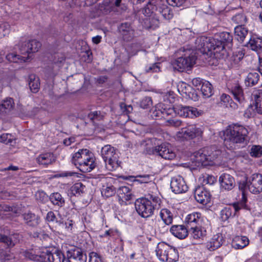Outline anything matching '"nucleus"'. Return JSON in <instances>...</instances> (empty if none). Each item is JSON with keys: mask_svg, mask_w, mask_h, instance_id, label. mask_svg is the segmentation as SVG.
I'll list each match as a JSON object with an SVG mask.
<instances>
[{"mask_svg": "<svg viewBox=\"0 0 262 262\" xmlns=\"http://www.w3.org/2000/svg\"><path fill=\"white\" fill-rule=\"evenodd\" d=\"M140 145L144 149V152L148 155H158L163 159L172 160L176 157V154L167 143H161L156 138H148L142 140Z\"/></svg>", "mask_w": 262, "mask_h": 262, "instance_id": "nucleus-1", "label": "nucleus"}, {"mask_svg": "<svg viewBox=\"0 0 262 262\" xmlns=\"http://www.w3.org/2000/svg\"><path fill=\"white\" fill-rule=\"evenodd\" d=\"M161 203V199L158 195L148 194L144 198L137 199L135 206L139 215L147 218L153 215L155 210L159 209Z\"/></svg>", "mask_w": 262, "mask_h": 262, "instance_id": "nucleus-2", "label": "nucleus"}, {"mask_svg": "<svg viewBox=\"0 0 262 262\" xmlns=\"http://www.w3.org/2000/svg\"><path fill=\"white\" fill-rule=\"evenodd\" d=\"M178 53L181 57L174 60L171 63L174 70L183 72L191 68L195 63V52L193 50L183 47L180 48Z\"/></svg>", "mask_w": 262, "mask_h": 262, "instance_id": "nucleus-3", "label": "nucleus"}, {"mask_svg": "<svg viewBox=\"0 0 262 262\" xmlns=\"http://www.w3.org/2000/svg\"><path fill=\"white\" fill-rule=\"evenodd\" d=\"M244 130L245 127L238 124L229 125L224 133L225 145L228 148H231L235 144L244 142L245 139Z\"/></svg>", "mask_w": 262, "mask_h": 262, "instance_id": "nucleus-4", "label": "nucleus"}, {"mask_svg": "<svg viewBox=\"0 0 262 262\" xmlns=\"http://www.w3.org/2000/svg\"><path fill=\"white\" fill-rule=\"evenodd\" d=\"M238 190L241 192L242 200L233 204V206H228L221 211V218L223 221L233 217L239 210L246 208V180L238 182Z\"/></svg>", "mask_w": 262, "mask_h": 262, "instance_id": "nucleus-5", "label": "nucleus"}, {"mask_svg": "<svg viewBox=\"0 0 262 262\" xmlns=\"http://www.w3.org/2000/svg\"><path fill=\"white\" fill-rule=\"evenodd\" d=\"M155 4L151 3H148L146 6L142 9V13L144 15H150L155 14L159 18L161 16L165 19L169 20L173 16V14L170 8L162 3L161 0H157Z\"/></svg>", "mask_w": 262, "mask_h": 262, "instance_id": "nucleus-6", "label": "nucleus"}, {"mask_svg": "<svg viewBox=\"0 0 262 262\" xmlns=\"http://www.w3.org/2000/svg\"><path fill=\"white\" fill-rule=\"evenodd\" d=\"M256 112L262 114V90L253 89L251 92L247 116L252 117Z\"/></svg>", "mask_w": 262, "mask_h": 262, "instance_id": "nucleus-7", "label": "nucleus"}, {"mask_svg": "<svg viewBox=\"0 0 262 262\" xmlns=\"http://www.w3.org/2000/svg\"><path fill=\"white\" fill-rule=\"evenodd\" d=\"M101 152L108 170L111 171L119 166L118 156L114 147L106 145L101 148Z\"/></svg>", "mask_w": 262, "mask_h": 262, "instance_id": "nucleus-8", "label": "nucleus"}, {"mask_svg": "<svg viewBox=\"0 0 262 262\" xmlns=\"http://www.w3.org/2000/svg\"><path fill=\"white\" fill-rule=\"evenodd\" d=\"M215 41V52L220 53L224 50L225 46L230 48L232 45L233 37L227 32H223L216 34L214 36Z\"/></svg>", "mask_w": 262, "mask_h": 262, "instance_id": "nucleus-9", "label": "nucleus"}, {"mask_svg": "<svg viewBox=\"0 0 262 262\" xmlns=\"http://www.w3.org/2000/svg\"><path fill=\"white\" fill-rule=\"evenodd\" d=\"M195 43L196 48L202 53L213 51L214 53H216L215 41H214V37L200 36L196 38Z\"/></svg>", "mask_w": 262, "mask_h": 262, "instance_id": "nucleus-10", "label": "nucleus"}, {"mask_svg": "<svg viewBox=\"0 0 262 262\" xmlns=\"http://www.w3.org/2000/svg\"><path fill=\"white\" fill-rule=\"evenodd\" d=\"M202 131L194 125H188L183 127L177 133V137L185 140L193 139L196 137L201 136Z\"/></svg>", "mask_w": 262, "mask_h": 262, "instance_id": "nucleus-11", "label": "nucleus"}, {"mask_svg": "<svg viewBox=\"0 0 262 262\" xmlns=\"http://www.w3.org/2000/svg\"><path fill=\"white\" fill-rule=\"evenodd\" d=\"M247 187L253 193H259L262 191V176L258 173L252 174L247 181Z\"/></svg>", "mask_w": 262, "mask_h": 262, "instance_id": "nucleus-12", "label": "nucleus"}, {"mask_svg": "<svg viewBox=\"0 0 262 262\" xmlns=\"http://www.w3.org/2000/svg\"><path fill=\"white\" fill-rule=\"evenodd\" d=\"M174 112L180 116L193 118L199 116L202 114L201 111H199L196 108L187 106L178 105L174 107Z\"/></svg>", "mask_w": 262, "mask_h": 262, "instance_id": "nucleus-13", "label": "nucleus"}, {"mask_svg": "<svg viewBox=\"0 0 262 262\" xmlns=\"http://www.w3.org/2000/svg\"><path fill=\"white\" fill-rule=\"evenodd\" d=\"M170 188L175 193H181L186 192L188 190L184 179L180 176L174 177L171 179Z\"/></svg>", "mask_w": 262, "mask_h": 262, "instance_id": "nucleus-14", "label": "nucleus"}, {"mask_svg": "<svg viewBox=\"0 0 262 262\" xmlns=\"http://www.w3.org/2000/svg\"><path fill=\"white\" fill-rule=\"evenodd\" d=\"M68 260L66 262H86V255L82 249L73 248L67 252Z\"/></svg>", "mask_w": 262, "mask_h": 262, "instance_id": "nucleus-15", "label": "nucleus"}, {"mask_svg": "<svg viewBox=\"0 0 262 262\" xmlns=\"http://www.w3.org/2000/svg\"><path fill=\"white\" fill-rule=\"evenodd\" d=\"M41 261L43 262H64L65 257L63 254L59 250L52 252L47 251L40 255Z\"/></svg>", "mask_w": 262, "mask_h": 262, "instance_id": "nucleus-16", "label": "nucleus"}, {"mask_svg": "<svg viewBox=\"0 0 262 262\" xmlns=\"http://www.w3.org/2000/svg\"><path fill=\"white\" fill-rule=\"evenodd\" d=\"M118 30L125 41H130L135 37V30L130 23H122L118 27Z\"/></svg>", "mask_w": 262, "mask_h": 262, "instance_id": "nucleus-17", "label": "nucleus"}, {"mask_svg": "<svg viewBox=\"0 0 262 262\" xmlns=\"http://www.w3.org/2000/svg\"><path fill=\"white\" fill-rule=\"evenodd\" d=\"M207 157V150L205 148H202L194 152L193 162L198 167L206 166L209 164L210 162Z\"/></svg>", "mask_w": 262, "mask_h": 262, "instance_id": "nucleus-18", "label": "nucleus"}, {"mask_svg": "<svg viewBox=\"0 0 262 262\" xmlns=\"http://www.w3.org/2000/svg\"><path fill=\"white\" fill-rule=\"evenodd\" d=\"M94 157L92 153L87 149H81L77 152L75 153L72 157V163L77 166L80 163H82L83 161L89 162V160L91 157Z\"/></svg>", "mask_w": 262, "mask_h": 262, "instance_id": "nucleus-19", "label": "nucleus"}, {"mask_svg": "<svg viewBox=\"0 0 262 262\" xmlns=\"http://www.w3.org/2000/svg\"><path fill=\"white\" fill-rule=\"evenodd\" d=\"M194 195L196 201L201 204H207L210 202V193L203 187H197L194 190Z\"/></svg>", "mask_w": 262, "mask_h": 262, "instance_id": "nucleus-20", "label": "nucleus"}, {"mask_svg": "<svg viewBox=\"0 0 262 262\" xmlns=\"http://www.w3.org/2000/svg\"><path fill=\"white\" fill-rule=\"evenodd\" d=\"M21 238L22 235L18 233H12L9 236L0 234V241L5 243L9 248L13 247Z\"/></svg>", "mask_w": 262, "mask_h": 262, "instance_id": "nucleus-21", "label": "nucleus"}, {"mask_svg": "<svg viewBox=\"0 0 262 262\" xmlns=\"http://www.w3.org/2000/svg\"><path fill=\"white\" fill-rule=\"evenodd\" d=\"M117 195L120 204L122 205H126V202L132 200L134 196L131 190L127 186L120 187L117 190Z\"/></svg>", "mask_w": 262, "mask_h": 262, "instance_id": "nucleus-22", "label": "nucleus"}, {"mask_svg": "<svg viewBox=\"0 0 262 262\" xmlns=\"http://www.w3.org/2000/svg\"><path fill=\"white\" fill-rule=\"evenodd\" d=\"M219 182L221 187L226 190H230L235 186L234 178L228 173L222 174L220 177Z\"/></svg>", "mask_w": 262, "mask_h": 262, "instance_id": "nucleus-23", "label": "nucleus"}, {"mask_svg": "<svg viewBox=\"0 0 262 262\" xmlns=\"http://www.w3.org/2000/svg\"><path fill=\"white\" fill-rule=\"evenodd\" d=\"M188 229L183 225H172L170 228V233L179 239L185 238L188 234Z\"/></svg>", "mask_w": 262, "mask_h": 262, "instance_id": "nucleus-24", "label": "nucleus"}, {"mask_svg": "<svg viewBox=\"0 0 262 262\" xmlns=\"http://www.w3.org/2000/svg\"><path fill=\"white\" fill-rule=\"evenodd\" d=\"M185 223L186 224V227L188 229L196 228V226L201 225L202 223L201 213L193 212L188 214L186 217Z\"/></svg>", "mask_w": 262, "mask_h": 262, "instance_id": "nucleus-25", "label": "nucleus"}, {"mask_svg": "<svg viewBox=\"0 0 262 262\" xmlns=\"http://www.w3.org/2000/svg\"><path fill=\"white\" fill-rule=\"evenodd\" d=\"M224 238L221 233H217L214 235L209 242L207 243L206 247L207 249L213 251L219 248L223 244Z\"/></svg>", "mask_w": 262, "mask_h": 262, "instance_id": "nucleus-26", "label": "nucleus"}, {"mask_svg": "<svg viewBox=\"0 0 262 262\" xmlns=\"http://www.w3.org/2000/svg\"><path fill=\"white\" fill-rule=\"evenodd\" d=\"M170 247V245L164 242L159 243L158 244L156 252L160 260L166 262L168 259L167 253H168Z\"/></svg>", "mask_w": 262, "mask_h": 262, "instance_id": "nucleus-27", "label": "nucleus"}, {"mask_svg": "<svg viewBox=\"0 0 262 262\" xmlns=\"http://www.w3.org/2000/svg\"><path fill=\"white\" fill-rule=\"evenodd\" d=\"M22 217L25 224L29 226L35 227L39 224L40 217L31 211L24 213Z\"/></svg>", "mask_w": 262, "mask_h": 262, "instance_id": "nucleus-28", "label": "nucleus"}, {"mask_svg": "<svg viewBox=\"0 0 262 262\" xmlns=\"http://www.w3.org/2000/svg\"><path fill=\"white\" fill-rule=\"evenodd\" d=\"M147 17L144 20V27L147 29L155 30L159 27L160 24L159 18L155 15L151 14L150 15H144Z\"/></svg>", "mask_w": 262, "mask_h": 262, "instance_id": "nucleus-29", "label": "nucleus"}, {"mask_svg": "<svg viewBox=\"0 0 262 262\" xmlns=\"http://www.w3.org/2000/svg\"><path fill=\"white\" fill-rule=\"evenodd\" d=\"M13 213L18 216L20 213V209L17 206H10L7 205L0 204V217L4 218V215H9Z\"/></svg>", "mask_w": 262, "mask_h": 262, "instance_id": "nucleus-30", "label": "nucleus"}, {"mask_svg": "<svg viewBox=\"0 0 262 262\" xmlns=\"http://www.w3.org/2000/svg\"><path fill=\"white\" fill-rule=\"evenodd\" d=\"M18 47L21 56V59L23 60V62L28 61L31 57L30 54L32 53L28 46V41H23L21 40L18 45Z\"/></svg>", "mask_w": 262, "mask_h": 262, "instance_id": "nucleus-31", "label": "nucleus"}, {"mask_svg": "<svg viewBox=\"0 0 262 262\" xmlns=\"http://www.w3.org/2000/svg\"><path fill=\"white\" fill-rule=\"evenodd\" d=\"M55 159L53 155L50 152L40 154L36 158V161L39 165L47 166L52 164Z\"/></svg>", "mask_w": 262, "mask_h": 262, "instance_id": "nucleus-32", "label": "nucleus"}, {"mask_svg": "<svg viewBox=\"0 0 262 262\" xmlns=\"http://www.w3.org/2000/svg\"><path fill=\"white\" fill-rule=\"evenodd\" d=\"M95 166V159L93 157L89 160V162L83 161L82 163H80L76 167L82 172H88L94 169Z\"/></svg>", "mask_w": 262, "mask_h": 262, "instance_id": "nucleus-33", "label": "nucleus"}, {"mask_svg": "<svg viewBox=\"0 0 262 262\" xmlns=\"http://www.w3.org/2000/svg\"><path fill=\"white\" fill-rule=\"evenodd\" d=\"M247 47L257 52L262 48V39L254 35L250 38L248 44L247 43Z\"/></svg>", "mask_w": 262, "mask_h": 262, "instance_id": "nucleus-34", "label": "nucleus"}, {"mask_svg": "<svg viewBox=\"0 0 262 262\" xmlns=\"http://www.w3.org/2000/svg\"><path fill=\"white\" fill-rule=\"evenodd\" d=\"M46 220L48 222L51 223L57 229H58L59 226H63L61 216L59 215V217H56L53 211H50L48 212Z\"/></svg>", "mask_w": 262, "mask_h": 262, "instance_id": "nucleus-35", "label": "nucleus"}, {"mask_svg": "<svg viewBox=\"0 0 262 262\" xmlns=\"http://www.w3.org/2000/svg\"><path fill=\"white\" fill-rule=\"evenodd\" d=\"M28 84L30 90L34 93H37L40 86L39 79L34 75H30L29 77Z\"/></svg>", "mask_w": 262, "mask_h": 262, "instance_id": "nucleus-36", "label": "nucleus"}, {"mask_svg": "<svg viewBox=\"0 0 262 262\" xmlns=\"http://www.w3.org/2000/svg\"><path fill=\"white\" fill-rule=\"evenodd\" d=\"M50 200L54 205L59 207H63L65 204V200L61 194L58 192H54L51 194Z\"/></svg>", "mask_w": 262, "mask_h": 262, "instance_id": "nucleus-37", "label": "nucleus"}, {"mask_svg": "<svg viewBox=\"0 0 262 262\" xmlns=\"http://www.w3.org/2000/svg\"><path fill=\"white\" fill-rule=\"evenodd\" d=\"M160 216L163 224L166 225H169L172 223L173 214L168 209H162L160 211Z\"/></svg>", "mask_w": 262, "mask_h": 262, "instance_id": "nucleus-38", "label": "nucleus"}, {"mask_svg": "<svg viewBox=\"0 0 262 262\" xmlns=\"http://www.w3.org/2000/svg\"><path fill=\"white\" fill-rule=\"evenodd\" d=\"M205 150H207V157L210 162H211L216 159L221 154V151L217 149L214 146L204 147Z\"/></svg>", "mask_w": 262, "mask_h": 262, "instance_id": "nucleus-39", "label": "nucleus"}, {"mask_svg": "<svg viewBox=\"0 0 262 262\" xmlns=\"http://www.w3.org/2000/svg\"><path fill=\"white\" fill-rule=\"evenodd\" d=\"M14 106V100L12 98L8 97L3 100L0 104V112L6 113L10 111Z\"/></svg>", "mask_w": 262, "mask_h": 262, "instance_id": "nucleus-40", "label": "nucleus"}, {"mask_svg": "<svg viewBox=\"0 0 262 262\" xmlns=\"http://www.w3.org/2000/svg\"><path fill=\"white\" fill-rule=\"evenodd\" d=\"M236 39L238 42L242 43L246 38V28L244 25H239L234 29Z\"/></svg>", "mask_w": 262, "mask_h": 262, "instance_id": "nucleus-41", "label": "nucleus"}, {"mask_svg": "<svg viewBox=\"0 0 262 262\" xmlns=\"http://www.w3.org/2000/svg\"><path fill=\"white\" fill-rule=\"evenodd\" d=\"M232 93L235 99L242 104L244 103L245 97L243 89L239 85H236L232 90Z\"/></svg>", "mask_w": 262, "mask_h": 262, "instance_id": "nucleus-42", "label": "nucleus"}, {"mask_svg": "<svg viewBox=\"0 0 262 262\" xmlns=\"http://www.w3.org/2000/svg\"><path fill=\"white\" fill-rule=\"evenodd\" d=\"M245 236H236L232 242V246L236 249H241L246 247Z\"/></svg>", "mask_w": 262, "mask_h": 262, "instance_id": "nucleus-43", "label": "nucleus"}, {"mask_svg": "<svg viewBox=\"0 0 262 262\" xmlns=\"http://www.w3.org/2000/svg\"><path fill=\"white\" fill-rule=\"evenodd\" d=\"M201 91L204 96L209 98L213 94L212 86L208 81L204 82L201 87Z\"/></svg>", "mask_w": 262, "mask_h": 262, "instance_id": "nucleus-44", "label": "nucleus"}, {"mask_svg": "<svg viewBox=\"0 0 262 262\" xmlns=\"http://www.w3.org/2000/svg\"><path fill=\"white\" fill-rule=\"evenodd\" d=\"M189 230L192 231V236L194 239H200L203 238L206 235V230L201 227V225L196 226V228H190Z\"/></svg>", "mask_w": 262, "mask_h": 262, "instance_id": "nucleus-45", "label": "nucleus"}, {"mask_svg": "<svg viewBox=\"0 0 262 262\" xmlns=\"http://www.w3.org/2000/svg\"><path fill=\"white\" fill-rule=\"evenodd\" d=\"M259 78V76L256 70H252L249 72L247 76V81L248 82L249 84L252 85L258 82Z\"/></svg>", "mask_w": 262, "mask_h": 262, "instance_id": "nucleus-46", "label": "nucleus"}, {"mask_svg": "<svg viewBox=\"0 0 262 262\" xmlns=\"http://www.w3.org/2000/svg\"><path fill=\"white\" fill-rule=\"evenodd\" d=\"M85 186L81 183H77L70 189L72 194L75 196L80 195L84 192Z\"/></svg>", "mask_w": 262, "mask_h": 262, "instance_id": "nucleus-47", "label": "nucleus"}, {"mask_svg": "<svg viewBox=\"0 0 262 262\" xmlns=\"http://www.w3.org/2000/svg\"><path fill=\"white\" fill-rule=\"evenodd\" d=\"M167 258L168 259L166 262H176L178 260V252L175 248L170 246L167 253Z\"/></svg>", "mask_w": 262, "mask_h": 262, "instance_id": "nucleus-48", "label": "nucleus"}, {"mask_svg": "<svg viewBox=\"0 0 262 262\" xmlns=\"http://www.w3.org/2000/svg\"><path fill=\"white\" fill-rule=\"evenodd\" d=\"M249 58H250L251 63L255 66V68H258V71L262 75V58H260L258 54L255 56L249 55Z\"/></svg>", "mask_w": 262, "mask_h": 262, "instance_id": "nucleus-49", "label": "nucleus"}, {"mask_svg": "<svg viewBox=\"0 0 262 262\" xmlns=\"http://www.w3.org/2000/svg\"><path fill=\"white\" fill-rule=\"evenodd\" d=\"M116 192V188L112 185L106 186H103L101 190L102 194L106 198H109L114 195Z\"/></svg>", "mask_w": 262, "mask_h": 262, "instance_id": "nucleus-50", "label": "nucleus"}, {"mask_svg": "<svg viewBox=\"0 0 262 262\" xmlns=\"http://www.w3.org/2000/svg\"><path fill=\"white\" fill-rule=\"evenodd\" d=\"M88 118L95 123V121H100L103 119L104 116L100 111L91 112L88 114Z\"/></svg>", "mask_w": 262, "mask_h": 262, "instance_id": "nucleus-51", "label": "nucleus"}, {"mask_svg": "<svg viewBox=\"0 0 262 262\" xmlns=\"http://www.w3.org/2000/svg\"><path fill=\"white\" fill-rule=\"evenodd\" d=\"M28 43L32 53L37 52L41 46L40 42L35 39L29 40Z\"/></svg>", "mask_w": 262, "mask_h": 262, "instance_id": "nucleus-52", "label": "nucleus"}, {"mask_svg": "<svg viewBox=\"0 0 262 262\" xmlns=\"http://www.w3.org/2000/svg\"><path fill=\"white\" fill-rule=\"evenodd\" d=\"M14 140V137L11 134H3L0 135V142L5 144H11Z\"/></svg>", "mask_w": 262, "mask_h": 262, "instance_id": "nucleus-53", "label": "nucleus"}, {"mask_svg": "<svg viewBox=\"0 0 262 262\" xmlns=\"http://www.w3.org/2000/svg\"><path fill=\"white\" fill-rule=\"evenodd\" d=\"M220 99L221 103L223 104L224 106L227 107L229 105L230 107H232V100L229 95L223 94L221 95Z\"/></svg>", "mask_w": 262, "mask_h": 262, "instance_id": "nucleus-54", "label": "nucleus"}, {"mask_svg": "<svg viewBox=\"0 0 262 262\" xmlns=\"http://www.w3.org/2000/svg\"><path fill=\"white\" fill-rule=\"evenodd\" d=\"M10 32V26L8 23L0 24V38L8 34Z\"/></svg>", "mask_w": 262, "mask_h": 262, "instance_id": "nucleus-55", "label": "nucleus"}, {"mask_svg": "<svg viewBox=\"0 0 262 262\" xmlns=\"http://www.w3.org/2000/svg\"><path fill=\"white\" fill-rule=\"evenodd\" d=\"M203 183L205 184L212 185L216 182V179L214 177L208 174L203 175Z\"/></svg>", "mask_w": 262, "mask_h": 262, "instance_id": "nucleus-56", "label": "nucleus"}, {"mask_svg": "<svg viewBox=\"0 0 262 262\" xmlns=\"http://www.w3.org/2000/svg\"><path fill=\"white\" fill-rule=\"evenodd\" d=\"M152 100L149 97H145L143 98L140 102V107L145 109L149 108L152 105Z\"/></svg>", "mask_w": 262, "mask_h": 262, "instance_id": "nucleus-57", "label": "nucleus"}, {"mask_svg": "<svg viewBox=\"0 0 262 262\" xmlns=\"http://www.w3.org/2000/svg\"><path fill=\"white\" fill-rule=\"evenodd\" d=\"M6 58L10 62H17L19 60L20 61H23V60L21 59V56L20 55H17L14 53H10L7 55Z\"/></svg>", "mask_w": 262, "mask_h": 262, "instance_id": "nucleus-58", "label": "nucleus"}, {"mask_svg": "<svg viewBox=\"0 0 262 262\" xmlns=\"http://www.w3.org/2000/svg\"><path fill=\"white\" fill-rule=\"evenodd\" d=\"M252 157H259L262 155V148L260 146H254L251 148L250 152Z\"/></svg>", "mask_w": 262, "mask_h": 262, "instance_id": "nucleus-59", "label": "nucleus"}, {"mask_svg": "<svg viewBox=\"0 0 262 262\" xmlns=\"http://www.w3.org/2000/svg\"><path fill=\"white\" fill-rule=\"evenodd\" d=\"M61 222L63 226H59L58 229H63V228L67 229L69 231H71L73 228V221L72 220H68L64 222L63 219L61 218Z\"/></svg>", "mask_w": 262, "mask_h": 262, "instance_id": "nucleus-60", "label": "nucleus"}, {"mask_svg": "<svg viewBox=\"0 0 262 262\" xmlns=\"http://www.w3.org/2000/svg\"><path fill=\"white\" fill-rule=\"evenodd\" d=\"M160 63H155L149 64L146 67L145 71L146 72H158L160 71V67L159 64Z\"/></svg>", "mask_w": 262, "mask_h": 262, "instance_id": "nucleus-61", "label": "nucleus"}, {"mask_svg": "<svg viewBox=\"0 0 262 262\" xmlns=\"http://www.w3.org/2000/svg\"><path fill=\"white\" fill-rule=\"evenodd\" d=\"M22 255L25 257L26 258H28L30 260H38L39 259L37 258V256L33 254L31 252L29 251H25L21 252Z\"/></svg>", "mask_w": 262, "mask_h": 262, "instance_id": "nucleus-62", "label": "nucleus"}, {"mask_svg": "<svg viewBox=\"0 0 262 262\" xmlns=\"http://www.w3.org/2000/svg\"><path fill=\"white\" fill-rule=\"evenodd\" d=\"M120 106L122 112L126 114H128L133 111V107L131 105H126L124 103H121Z\"/></svg>", "mask_w": 262, "mask_h": 262, "instance_id": "nucleus-63", "label": "nucleus"}, {"mask_svg": "<svg viewBox=\"0 0 262 262\" xmlns=\"http://www.w3.org/2000/svg\"><path fill=\"white\" fill-rule=\"evenodd\" d=\"M35 197L36 200L40 202L45 201L47 198L46 194L42 191H38L35 194Z\"/></svg>", "mask_w": 262, "mask_h": 262, "instance_id": "nucleus-64", "label": "nucleus"}]
</instances>
